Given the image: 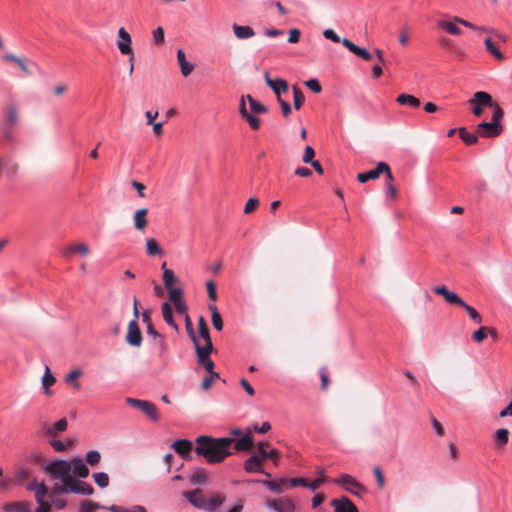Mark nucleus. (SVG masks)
I'll return each mask as SVG.
<instances>
[{
	"label": "nucleus",
	"mask_w": 512,
	"mask_h": 512,
	"mask_svg": "<svg viewBox=\"0 0 512 512\" xmlns=\"http://www.w3.org/2000/svg\"><path fill=\"white\" fill-rule=\"evenodd\" d=\"M433 291L435 294L443 296L447 303L464 308L475 323H482V317L477 310L464 302L455 292L448 290L446 286H436L433 288Z\"/></svg>",
	"instance_id": "nucleus-3"
},
{
	"label": "nucleus",
	"mask_w": 512,
	"mask_h": 512,
	"mask_svg": "<svg viewBox=\"0 0 512 512\" xmlns=\"http://www.w3.org/2000/svg\"><path fill=\"white\" fill-rule=\"evenodd\" d=\"M147 215H148L147 208H141L134 213V216H133L134 227L138 231H144L146 229V227L148 225Z\"/></svg>",
	"instance_id": "nucleus-19"
},
{
	"label": "nucleus",
	"mask_w": 512,
	"mask_h": 512,
	"mask_svg": "<svg viewBox=\"0 0 512 512\" xmlns=\"http://www.w3.org/2000/svg\"><path fill=\"white\" fill-rule=\"evenodd\" d=\"M458 133L461 140L467 145L476 144L478 141V134L468 132L464 127H460Z\"/></svg>",
	"instance_id": "nucleus-34"
},
{
	"label": "nucleus",
	"mask_w": 512,
	"mask_h": 512,
	"mask_svg": "<svg viewBox=\"0 0 512 512\" xmlns=\"http://www.w3.org/2000/svg\"><path fill=\"white\" fill-rule=\"evenodd\" d=\"M126 401L130 406L142 411L152 421L157 422L159 420L157 407L152 402L135 398H127Z\"/></svg>",
	"instance_id": "nucleus-8"
},
{
	"label": "nucleus",
	"mask_w": 512,
	"mask_h": 512,
	"mask_svg": "<svg viewBox=\"0 0 512 512\" xmlns=\"http://www.w3.org/2000/svg\"><path fill=\"white\" fill-rule=\"evenodd\" d=\"M172 448L183 458H190V452L193 448V444L190 440L181 439L176 440L172 444Z\"/></svg>",
	"instance_id": "nucleus-16"
},
{
	"label": "nucleus",
	"mask_w": 512,
	"mask_h": 512,
	"mask_svg": "<svg viewBox=\"0 0 512 512\" xmlns=\"http://www.w3.org/2000/svg\"><path fill=\"white\" fill-rule=\"evenodd\" d=\"M265 81L266 84L273 90L278 100L281 98L282 93L288 91V83L285 80L281 78L271 79L268 72L265 73Z\"/></svg>",
	"instance_id": "nucleus-15"
},
{
	"label": "nucleus",
	"mask_w": 512,
	"mask_h": 512,
	"mask_svg": "<svg viewBox=\"0 0 512 512\" xmlns=\"http://www.w3.org/2000/svg\"><path fill=\"white\" fill-rule=\"evenodd\" d=\"M206 479H207V476L205 474V471L201 470V469L193 472L190 477L191 482L195 485H200V484L204 483L206 481Z\"/></svg>",
	"instance_id": "nucleus-50"
},
{
	"label": "nucleus",
	"mask_w": 512,
	"mask_h": 512,
	"mask_svg": "<svg viewBox=\"0 0 512 512\" xmlns=\"http://www.w3.org/2000/svg\"><path fill=\"white\" fill-rule=\"evenodd\" d=\"M208 308L211 311L213 327L217 331H221L223 329V320L221 314L219 313L217 307L214 304H209Z\"/></svg>",
	"instance_id": "nucleus-32"
},
{
	"label": "nucleus",
	"mask_w": 512,
	"mask_h": 512,
	"mask_svg": "<svg viewBox=\"0 0 512 512\" xmlns=\"http://www.w3.org/2000/svg\"><path fill=\"white\" fill-rule=\"evenodd\" d=\"M48 494V487L44 482L39 483L37 490L35 492V500L36 502L45 501V497Z\"/></svg>",
	"instance_id": "nucleus-53"
},
{
	"label": "nucleus",
	"mask_w": 512,
	"mask_h": 512,
	"mask_svg": "<svg viewBox=\"0 0 512 512\" xmlns=\"http://www.w3.org/2000/svg\"><path fill=\"white\" fill-rule=\"evenodd\" d=\"M2 59L6 62H11L19 67V69L25 74V75H31L32 71L29 69L28 63L24 58H21L17 55H14L12 53H6L2 56Z\"/></svg>",
	"instance_id": "nucleus-17"
},
{
	"label": "nucleus",
	"mask_w": 512,
	"mask_h": 512,
	"mask_svg": "<svg viewBox=\"0 0 512 512\" xmlns=\"http://www.w3.org/2000/svg\"><path fill=\"white\" fill-rule=\"evenodd\" d=\"M206 289L208 293V297L211 301L215 302L218 298L217 290H216V284L214 281L209 280L206 282Z\"/></svg>",
	"instance_id": "nucleus-55"
},
{
	"label": "nucleus",
	"mask_w": 512,
	"mask_h": 512,
	"mask_svg": "<svg viewBox=\"0 0 512 512\" xmlns=\"http://www.w3.org/2000/svg\"><path fill=\"white\" fill-rule=\"evenodd\" d=\"M323 36L334 43H339L341 41L340 37L336 34V32L333 29L324 30Z\"/></svg>",
	"instance_id": "nucleus-62"
},
{
	"label": "nucleus",
	"mask_w": 512,
	"mask_h": 512,
	"mask_svg": "<svg viewBox=\"0 0 512 512\" xmlns=\"http://www.w3.org/2000/svg\"><path fill=\"white\" fill-rule=\"evenodd\" d=\"M185 327H186L187 334H188L189 338L191 339V341L194 343V345L196 346L197 344H199V340L195 334L193 324H192L191 319L188 314H186V317H185Z\"/></svg>",
	"instance_id": "nucleus-44"
},
{
	"label": "nucleus",
	"mask_w": 512,
	"mask_h": 512,
	"mask_svg": "<svg viewBox=\"0 0 512 512\" xmlns=\"http://www.w3.org/2000/svg\"><path fill=\"white\" fill-rule=\"evenodd\" d=\"M382 173L386 174L387 180L393 181V175L390 170V167L385 162H379L375 169H372V170H369V171H366L363 173H359L357 175V180L360 183H365L369 180L377 179L380 176V174H382Z\"/></svg>",
	"instance_id": "nucleus-7"
},
{
	"label": "nucleus",
	"mask_w": 512,
	"mask_h": 512,
	"mask_svg": "<svg viewBox=\"0 0 512 512\" xmlns=\"http://www.w3.org/2000/svg\"><path fill=\"white\" fill-rule=\"evenodd\" d=\"M285 478L277 480H262V484L267 487L271 492L280 494L289 488L282 482Z\"/></svg>",
	"instance_id": "nucleus-26"
},
{
	"label": "nucleus",
	"mask_w": 512,
	"mask_h": 512,
	"mask_svg": "<svg viewBox=\"0 0 512 512\" xmlns=\"http://www.w3.org/2000/svg\"><path fill=\"white\" fill-rule=\"evenodd\" d=\"M486 331H487L486 327H483V326L480 327L478 330H476L473 333V335H472L473 340L477 343H481L487 336Z\"/></svg>",
	"instance_id": "nucleus-60"
},
{
	"label": "nucleus",
	"mask_w": 512,
	"mask_h": 512,
	"mask_svg": "<svg viewBox=\"0 0 512 512\" xmlns=\"http://www.w3.org/2000/svg\"><path fill=\"white\" fill-rule=\"evenodd\" d=\"M259 206V200L257 198H250L244 206V213L250 214L254 212Z\"/></svg>",
	"instance_id": "nucleus-57"
},
{
	"label": "nucleus",
	"mask_w": 512,
	"mask_h": 512,
	"mask_svg": "<svg viewBox=\"0 0 512 512\" xmlns=\"http://www.w3.org/2000/svg\"><path fill=\"white\" fill-rule=\"evenodd\" d=\"M504 116V111L501 107H495L493 111L491 122H481L476 127V133L485 138H494L503 132L501 120Z\"/></svg>",
	"instance_id": "nucleus-2"
},
{
	"label": "nucleus",
	"mask_w": 512,
	"mask_h": 512,
	"mask_svg": "<svg viewBox=\"0 0 512 512\" xmlns=\"http://www.w3.org/2000/svg\"><path fill=\"white\" fill-rule=\"evenodd\" d=\"M111 512H147V509L142 505H134L130 508H126L119 505H111L107 508Z\"/></svg>",
	"instance_id": "nucleus-35"
},
{
	"label": "nucleus",
	"mask_w": 512,
	"mask_h": 512,
	"mask_svg": "<svg viewBox=\"0 0 512 512\" xmlns=\"http://www.w3.org/2000/svg\"><path fill=\"white\" fill-rule=\"evenodd\" d=\"M7 121L10 125H15L18 121V111L16 106L12 105L7 108Z\"/></svg>",
	"instance_id": "nucleus-56"
},
{
	"label": "nucleus",
	"mask_w": 512,
	"mask_h": 512,
	"mask_svg": "<svg viewBox=\"0 0 512 512\" xmlns=\"http://www.w3.org/2000/svg\"><path fill=\"white\" fill-rule=\"evenodd\" d=\"M82 374L81 370L75 369L69 372V374L65 378L66 383H72L74 389L79 390L81 388L80 383L77 381V378Z\"/></svg>",
	"instance_id": "nucleus-41"
},
{
	"label": "nucleus",
	"mask_w": 512,
	"mask_h": 512,
	"mask_svg": "<svg viewBox=\"0 0 512 512\" xmlns=\"http://www.w3.org/2000/svg\"><path fill=\"white\" fill-rule=\"evenodd\" d=\"M101 460V454L97 450H90L85 455V461L91 466L97 465Z\"/></svg>",
	"instance_id": "nucleus-48"
},
{
	"label": "nucleus",
	"mask_w": 512,
	"mask_h": 512,
	"mask_svg": "<svg viewBox=\"0 0 512 512\" xmlns=\"http://www.w3.org/2000/svg\"><path fill=\"white\" fill-rule=\"evenodd\" d=\"M38 507L36 508L35 512H51V503L47 500L37 502Z\"/></svg>",
	"instance_id": "nucleus-64"
},
{
	"label": "nucleus",
	"mask_w": 512,
	"mask_h": 512,
	"mask_svg": "<svg viewBox=\"0 0 512 512\" xmlns=\"http://www.w3.org/2000/svg\"><path fill=\"white\" fill-rule=\"evenodd\" d=\"M509 432L505 428L498 429L496 431L495 440L498 445H505L508 442Z\"/></svg>",
	"instance_id": "nucleus-51"
},
{
	"label": "nucleus",
	"mask_w": 512,
	"mask_h": 512,
	"mask_svg": "<svg viewBox=\"0 0 512 512\" xmlns=\"http://www.w3.org/2000/svg\"><path fill=\"white\" fill-rule=\"evenodd\" d=\"M167 292H168V299L173 304L184 300L183 299V291L181 288H173V289L167 290Z\"/></svg>",
	"instance_id": "nucleus-45"
},
{
	"label": "nucleus",
	"mask_w": 512,
	"mask_h": 512,
	"mask_svg": "<svg viewBox=\"0 0 512 512\" xmlns=\"http://www.w3.org/2000/svg\"><path fill=\"white\" fill-rule=\"evenodd\" d=\"M246 98L249 102L250 110L252 113L259 114L267 112L266 106L255 100L251 95H246Z\"/></svg>",
	"instance_id": "nucleus-38"
},
{
	"label": "nucleus",
	"mask_w": 512,
	"mask_h": 512,
	"mask_svg": "<svg viewBox=\"0 0 512 512\" xmlns=\"http://www.w3.org/2000/svg\"><path fill=\"white\" fill-rule=\"evenodd\" d=\"M68 491L74 494L88 496L94 493V489L89 483L81 480L71 479L68 483H66L65 486H62L61 488L54 487L52 494H57L59 492L67 493Z\"/></svg>",
	"instance_id": "nucleus-6"
},
{
	"label": "nucleus",
	"mask_w": 512,
	"mask_h": 512,
	"mask_svg": "<svg viewBox=\"0 0 512 512\" xmlns=\"http://www.w3.org/2000/svg\"><path fill=\"white\" fill-rule=\"evenodd\" d=\"M184 495L193 506L199 509L206 508V499L203 496L202 491L200 489L186 492Z\"/></svg>",
	"instance_id": "nucleus-18"
},
{
	"label": "nucleus",
	"mask_w": 512,
	"mask_h": 512,
	"mask_svg": "<svg viewBox=\"0 0 512 512\" xmlns=\"http://www.w3.org/2000/svg\"><path fill=\"white\" fill-rule=\"evenodd\" d=\"M459 23H456L455 17L452 21L439 20L437 22V26L443 31L447 32L450 35L458 36L462 34V30L458 26Z\"/></svg>",
	"instance_id": "nucleus-20"
},
{
	"label": "nucleus",
	"mask_w": 512,
	"mask_h": 512,
	"mask_svg": "<svg viewBox=\"0 0 512 512\" xmlns=\"http://www.w3.org/2000/svg\"><path fill=\"white\" fill-rule=\"evenodd\" d=\"M93 479L100 488H106L109 485V476L105 472L93 473Z\"/></svg>",
	"instance_id": "nucleus-40"
},
{
	"label": "nucleus",
	"mask_w": 512,
	"mask_h": 512,
	"mask_svg": "<svg viewBox=\"0 0 512 512\" xmlns=\"http://www.w3.org/2000/svg\"><path fill=\"white\" fill-rule=\"evenodd\" d=\"M260 458L252 455L244 463V469L249 473H264Z\"/></svg>",
	"instance_id": "nucleus-24"
},
{
	"label": "nucleus",
	"mask_w": 512,
	"mask_h": 512,
	"mask_svg": "<svg viewBox=\"0 0 512 512\" xmlns=\"http://www.w3.org/2000/svg\"><path fill=\"white\" fill-rule=\"evenodd\" d=\"M266 508L275 512H294L295 504L289 498L269 499L265 502Z\"/></svg>",
	"instance_id": "nucleus-11"
},
{
	"label": "nucleus",
	"mask_w": 512,
	"mask_h": 512,
	"mask_svg": "<svg viewBox=\"0 0 512 512\" xmlns=\"http://www.w3.org/2000/svg\"><path fill=\"white\" fill-rule=\"evenodd\" d=\"M45 471L54 479H60L62 482V486H65L72 477H71V464L67 460H54L49 462Z\"/></svg>",
	"instance_id": "nucleus-5"
},
{
	"label": "nucleus",
	"mask_w": 512,
	"mask_h": 512,
	"mask_svg": "<svg viewBox=\"0 0 512 512\" xmlns=\"http://www.w3.org/2000/svg\"><path fill=\"white\" fill-rule=\"evenodd\" d=\"M68 427L66 418H62L54 423L52 426L45 428V434L49 436L56 435L57 433L64 432Z\"/></svg>",
	"instance_id": "nucleus-31"
},
{
	"label": "nucleus",
	"mask_w": 512,
	"mask_h": 512,
	"mask_svg": "<svg viewBox=\"0 0 512 512\" xmlns=\"http://www.w3.org/2000/svg\"><path fill=\"white\" fill-rule=\"evenodd\" d=\"M5 512H30V504L25 501L8 503L3 507Z\"/></svg>",
	"instance_id": "nucleus-29"
},
{
	"label": "nucleus",
	"mask_w": 512,
	"mask_h": 512,
	"mask_svg": "<svg viewBox=\"0 0 512 512\" xmlns=\"http://www.w3.org/2000/svg\"><path fill=\"white\" fill-rule=\"evenodd\" d=\"M233 442L234 439L230 437L213 438L201 435L195 440V453L202 456L209 464L221 463L231 455Z\"/></svg>",
	"instance_id": "nucleus-1"
},
{
	"label": "nucleus",
	"mask_w": 512,
	"mask_h": 512,
	"mask_svg": "<svg viewBox=\"0 0 512 512\" xmlns=\"http://www.w3.org/2000/svg\"><path fill=\"white\" fill-rule=\"evenodd\" d=\"M318 478H315L313 481L308 483V488H310L312 491H316L321 484L325 482V472L323 469L318 468L317 470Z\"/></svg>",
	"instance_id": "nucleus-43"
},
{
	"label": "nucleus",
	"mask_w": 512,
	"mask_h": 512,
	"mask_svg": "<svg viewBox=\"0 0 512 512\" xmlns=\"http://www.w3.org/2000/svg\"><path fill=\"white\" fill-rule=\"evenodd\" d=\"M152 36H153V43L155 45L160 46V45H162L164 43V40H165V38H164V29L161 26L157 27L153 31Z\"/></svg>",
	"instance_id": "nucleus-54"
},
{
	"label": "nucleus",
	"mask_w": 512,
	"mask_h": 512,
	"mask_svg": "<svg viewBox=\"0 0 512 512\" xmlns=\"http://www.w3.org/2000/svg\"><path fill=\"white\" fill-rule=\"evenodd\" d=\"M233 444H235V449L237 451H248L253 446V439L249 435H245L238 440H234Z\"/></svg>",
	"instance_id": "nucleus-33"
},
{
	"label": "nucleus",
	"mask_w": 512,
	"mask_h": 512,
	"mask_svg": "<svg viewBox=\"0 0 512 512\" xmlns=\"http://www.w3.org/2000/svg\"><path fill=\"white\" fill-rule=\"evenodd\" d=\"M161 312H162V316H163V319L165 320V322L169 326H171L175 331H179V326L177 325V323L175 322V320L173 318L172 307L170 306V304L168 302L162 303Z\"/></svg>",
	"instance_id": "nucleus-23"
},
{
	"label": "nucleus",
	"mask_w": 512,
	"mask_h": 512,
	"mask_svg": "<svg viewBox=\"0 0 512 512\" xmlns=\"http://www.w3.org/2000/svg\"><path fill=\"white\" fill-rule=\"evenodd\" d=\"M485 47L487 51L493 55L497 60H504V54L494 45L491 38H486L484 40Z\"/></svg>",
	"instance_id": "nucleus-37"
},
{
	"label": "nucleus",
	"mask_w": 512,
	"mask_h": 512,
	"mask_svg": "<svg viewBox=\"0 0 512 512\" xmlns=\"http://www.w3.org/2000/svg\"><path fill=\"white\" fill-rule=\"evenodd\" d=\"M73 252H79L85 256L89 253V248L86 244L79 243V244L67 247L66 250L64 251V254L66 256H68L70 253H73Z\"/></svg>",
	"instance_id": "nucleus-42"
},
{
	"label": "nucleus",
	"mask_w": 512,
	"mask_h": 512,
	"mask_svg": "<svg viewBox=\"0 0 512 512\" xmlns=\"http://www.w3.org/2000/svg\"><path fill=\"white\" fill-rule=\"evenodd\" d=\"M248 123L252 130H258L260 127L259 118L255 117L252 113H248L243 117Z\"/></svg>",
	"instance_id": "nucleus-58"
},
{
	"label": "nucleus",
	"mask_w": 512,
	"mask_h": 512,
	"mask_svg": "<svg viewBox=\"0 0 512 512\" xmlns=\"http://www.w3.org/2000/svg\"><path fill=\"white\" fill-rule=\"evenodd\" d=\"M146 250H147V254L150 256L163 254L162 249L160 248L158 242L154 238L147 239Z\"/></svg>",
	"instance_id": "nucleus-36"
},
{
	"label": "nucleus",
	"mask_w": 512,
	"mask_h": 512,
	"mask_svg": "<svg viewBox=\"0 0 512 512\" xmlns=\"http://www.w3.org/2000/svg\"><path fill=\"white\" fill-rule=\"evenodd\" d=\"M269 446H270L269 443L259 442L254 456L260 458L261 462L268 460V450L266 449V447H269Z\"/></svg>",
	"instance_id": "nucleus-47"
},
{
	"label": "nucleus",
	"mask_w": 512,
	"mask_h": 512,
	"mask_svg": "<svg viewBox=\"0 0 512 512\" xmlns=\"http://www.w3.org/2000/svg\"><path fill=\"white\" fill-rule=\"evenodd\" d=\"M270 429H271V424L267 421L263 422L261 425H258V424L253 425V430L259 434L267 433L268 431H270Z\"/></svg>",
	"instance_id": "nucleus-63"
},
{
	"label": "nucleus",
	"mask_w": 512,
	"mask_h": 512,
	"mask_svg": "<svg viewBox=\"0 0 512 512\" xmlns=\"http://www.w3.org/2000/svg\"><path fill=\"white\" fill-rule=\"evenodd\" d=\"M177 61L181 68V73L184 77L189 76L194 70V65L187 61L186 55L182 49H178L177 51Z\"/></svg>",
	"instance_id": "nucleus-21"
},
{
	"label": "nucleus",
	"mask_w": 512,
	"mask_h": 512,
	"mask_svg": "<svg viewBox=\"0 0 512 512\" xmlns=\"http://www.w3.org/2000/svg\"><path fill=\"white\" fill-rule=\"evenodd\" d=\"M286 487L293 488L297 486L308 487V482L304 478H287L282 481Z\"/></svg>",
	"instance_id": "nucleus-49"
},
{
	"label": "nucleus",
	"mask_w": 512,
	"mask_h": 512,
	"mask_svg": "<svg viewBox=\"0 0 512 512\" xmlns=\"http://www.w3.org/2000/svg\"><path fill=\"white\" fill-rule=\"evenodd\" d=\"M127 342L131 346L139 347L142 342V335L136 319L132 320L128 325Z\"/></svg>",
	"instance_id": "nucleus-14"
},
{
	"label": "nucleus",
	"mask_w": 512,
	"mask_h": 512,
	"mask_svg": "<svg viewBox=\"0 0 512 512\" xmlns=\"http://www.w3.org/2000/svg\"><path fill=\"white\" fill-rule=\"evenodd\" d=\"M71 471L73 474L80 478H86L89 475L88 467L83 463L82 459L76 458L71 462Z\"/></svg>",
	"instance_id": "nucleus-22"
},
{
	"label": "nucleus",
	"mask_w": 512,
	"mask_h": 512,
	"mask_svg": "<svg viewBox=\"0 0 512 512\" xmlns=\"http://www.w3.org/2000/svg\"><path fill=\"white\" fill-rule=\"evenodd\" d=\"M305 85L314 93H320L322 91V87L319 81L315 78L307 80L305 82Z\"/></svg>",
	"instance_id": "nucleus-59"
},
{
	"label": "nucleus",
	"mask_w": 512,
	"mask_h": 512,
	"mask_svg": "<svg viewBox=\"0 0 512 512\" xmlns=\"http://www.w3.org/2000/svg\"><path fill=\"white\" fill-rule=\"evenodd\" d=\"M293 98H294V108L296 110H299L305 101V97H304V94L302 93V91L297 86H293Z\"/></svg>",
	"instance_id": "nucleus-46"
},
{
	"label": "nucleus",
	"mask_w": 512,
	"mask_h": 512,
	"mask_svg": "<svg viewBox=\"0 0 512 512\" xmlns=\"http://www.w3.org/2000/svg\"><path fill=\"white\" fill-rule=\"evenodd\" d=\"M161 268L163 270V282L166 290L175 288L174 284L178 281V278L175 276L174 272L166 267L165 262L162 264Z\"/></svg>",
	"instance_id": "nucleus-27"
},
{
	"label": "nucleus",
	"mask_w": 512,
	"mask_h": 512,
	"mask_svg": "<svg viewBox=\"0 0 512 512\" xmlns=\"http://www.w3.org/2000/svg\"><path fill=\"white\" fill-rule=\"evenodd\" d=\"M233 32L238 39H248L255 35V31L250 26H242L234 24L232 26Z\"/></svg>",
	"instance_id": "nucleus-28"
},
{
	"label": "nucleus",
	"mask_w": 512,
	"mask_h": 512,
	"mask_svg": "<svg viewBox=\"0 0 512 512\" xmlns=\"http://www.w3.org/2000/svg\"><path fill=\"white\" fill-rule=\"evenodd\" d=\"M119 40L117 41V47L121 54L123 55H132L133 49L131 47L132 38L130 34L125 30V28H120L118 30Z\"/></svg>",
	"instance_id": "nucleus-12"
},
{
	"label": "nucleus",
	"mask_w": 512,
	"mask_h": 512,
	"mask_svg": "<svg viewBox=\"0 0 512 512\" xmlns=\"http://www.w3.org/2000/svg\"><path fill=\"white\" fill-rule=\"evenodd\" d=\"M198 363L202 365L207 372H212L214 369V362L209 358V355L213 351V345L201 346L197 344L195 346Z\"/></svg>",
	"instance_id": "nucleus-10"
},
{
	"label": "nucleus",
	"mask_w": 512,
	"mask_h": 512,
	"mask_svg": "<svg viewBox=\"0 0 512 512\" xmlns=\"http://www.w3.org/2000/svg\"><path fill=\"white\" fill-rule=\"evenodd\" d=\"M56 382V378L52 375L50 369L48 366L45 367V372L42 377V387L44 389V392L46 395H51L52 391L50 390V387L54 385Z\"/></svg>",
	"instance_id": "nucleus-30"
},
{
	"label": "nucleus",
	"mask_w": 512,
	"mask_h": 512,
	"mask_svg": "<svg viewBox=\"0 0 512 512\" xmlns=\"http://www.w3.org/2000/svg\"><path fill=\"white\" fill-rule=\"evenodd\" d=\"M333 483L342 486L346 491L356 496L360 495V491L365 490V488L349 474L339 475V477L333 479Z\"/></svg>",
	"instance_id": "nucleus-9"
},
{
	"label": "nucleus",
	"mask_w": 512,
	"mask_h": 512,
	"mask_svg": "<svg viewBox=\"0 0 512 512\" xmlns=\"http://www.w3.org/2000/svg\"><path fill=\"white\" fill-rule=\"evenodd\" d=\"M103 508H105V507L101 506L97 502H93V501H89V500H83L80 503L79 511L80 512H94V511H96L98 509H103Z\"/></svg>",
	"instance_id": "nucleus-39"
},
{
	"label": "nucleus",
	"mask_w": 512,
	"mask_h": 512,
	"mask_svg": "<svg viewBox=\"0 0 512 512\" xmlns=\"http://www.w3.org/2000/svg\"><path fill=\"white\" fill-rule=\"evenodd\" d=\"M330 505L334 508V512H358L355 504L346 496L331 500Z\"/></svg>",
	"instance_id": "nucleus-13"
},
{
	"label": "nucleus",
	"mask_w": 512,
	"mask_h": 512,
	"mask_svg": "<svg viewBox=\"0 0 512 512\" xmlns=\"http://www.w3.org/2000/svg\"><path fill=\"white\" fill-rule=\"evenodd\" d=\"M396 101L398 104H400L402 106H409L414 109L420 107V105H421V102L417 97H415L411 94H406V93H402V94L398 95V97L396 98Z\"/></svg>",
	"instance_id": "nucleus-25"
},
{
	"label": "nucleus",
	"mask_w": 512,
	"mask_h": 512,
	"mask_svg": "<svg viewBox=\"0 0 512 512\" xmlns=\"http://www.w3.org/2000/svg\"><path fill=\"white\" fill-rule=\"evenodd\" d=\"M223 500L224 499L220 495H214V496L210 497L208 500H206L207 506L205 509H209L210 511H213L219 505L222 504Z\"/></svg>",
	"instance_id": "nucleus-52"
},
{
	"label": "nucleus",
	"mask_w": 512,
	"mask_h": 512,
	"mask_svg": "<svg viewBox=\"0 0 512 512\" xmlns=\"http://www.w3.org/2000/svg\"><path fill=\"white\" fill-rule=\"evenodd\" d=\"M468 104L471 107L472 113L477 117L483 114V110L486 107L492 108L493 111H495V107H500L498 103L493 101L492 96L484 91L475 92L468 100Z\"/></svg>",
	"instance_id": "nucleus-4"
},
{
	"label": "nucleus",
	"mask_w": 512,
	"mask_h": 512,
	"mask_svg": "<svg viewBox=\"0 0 512 512\" xmlns=\"http://www.w3.org/2000/svg\"><path fill=\"white\" fill-rule=\"evenodd\" d=\"M314 156H315L314 149L311 146H306V148L304 150L303 158H302L303 162L311 164L314 161L313 160Z\"/></svg>",
	"instance_id": "nucleus-61"
}]
</instances>
